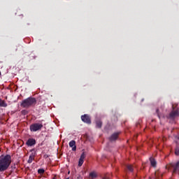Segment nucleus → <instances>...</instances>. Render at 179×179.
<instances>
[{
	"mask_svg": "<svg viewBox=\"0 0 179 179\" xmlns=\"http://www.w3.org/2000/svg\"><path fill=\"white\" fill-rule=\"evenodd\" d=\"M12 163V157L10 155H6L4 157H0V173L6 171L10 166Z\"/></svg>",
	"mask_w": 179,
	"mask_h": 179,
	"instance_id": "nucleus-1",
	"label": "nucleus"
},
{
	"mask_svg": "<svg viewBox=\"0 0 179 179\" xmlns=\"http://www.w3.org/2000/svg\"><path fill=\"white\" fill-rule=\"evenodd\" d=\"M81 120L83 122H85L86 124H90V117L89 116V115H82Z\"/></svg>",
	"mask_w": 179,
	"mask_h": 179,
	"instance_id": "nucleus-4",
	"label": "nucleus"
},
{
	"mask_svg": "<svg viewBox=\"0 0 179 179\" xmlns=\"http://www.w3.org/2000/svg\"><path fill=\"white\" fill-rule=\"evenodd\" d=\"M179 111L178 110H173L170 113V118H176V117H178Z\"/></svg>",
	"mask_w": 179,
	"mask_h": 179,
	"instance_id": "nucleus-9",
	"label": "nucleus"
},
{
	"mask_svg": "<svg viewBox=\"0 0 179 179\" xmlns=\"http://www.w3.org/2000/svg\"><path fill=\"white\" fill-rule=\"evenodd\" d=\"M85 157H86V154L85 152H83L80 155V157L78 161V166L81 167V166L84 163Z\"/></svg>",
	"mask_w": 179,
	"mask_h": 179,
	"instance_id": "nucleus-5",
	"label": "nucleus"
},
{
	"mask_svg": "<svg viewBox=\"0 0 179 179\" xmlns=\"http://www.w3.org/2000/svg\"><path fill=\"white\" fill-rule=\"evenodd\" d=\"M26 113V110H22V113L24 114Z\"/></svg>",
	"mask_w": 179,
	"mask_h": 179,
	"instance_id": "nucleus-22",
	"label": "nucleus"
},
{
	"mask_svg": "<svg viewBox=\"0 0 179 179\" xmlns=\"http://www.w3.org/2000/svg\"><path fill=\"white\" fill-rule=\"evenodd\" d=\"M0 107H8V103L0 99Z\"/></svg>",
	"mask_w": 179,
	"mask_h": 179,
	"instance_id": "nucleus-13",
	"label": "nucleus"
},
{
	"mask_svg": "<svg viewBox=\"0 0 179 179\" xmlns=\"http://www.w3.org/2000/svg\"><path fill=\"white\" fill-rule=\"evenodd\" d=\"M157 113H159V110H157Z\"/></svg>",
	"mask_w": 179,
	"mask_h": 179,
	"instance_id": "nucleus-25",
	"label": "nucleus"
},
{
	"mask_svg": "<svg viewBox=\"0 0 179 179\" xmlns=\"http://www.w3.org/2000/svg\"><path fill=\"white\" fill-rule=\"evenodd\" d=\"M44 173H45V171L44 170V169H39L38 170V174H44Z\"/></svg>",
	"mask_w": 179,
	"mask_h": 179,
	"instance_id": "nucleus-15",
	"label": "nucleus"
},
{
	"mask_svg": "<svg viewBox=\"0 0 179 179\" xmlns=\"http://www.w3.org/2000/svg\"><path fill=\"white\" fill-rule=\"evenodd\" d=\"M150 160L151 166H152V167H156V160H155V159L153 158H150Z\"/></svg>",
	"mask_w": 179,
	"mask_h": 179,
	"instance_id": "nucleus-14",
	"label": "nucleus"
},
{
	"mask_svg": "<svg viewBox=\"0 0 179 179\" xmlns=\"http://www.w3.org/2000/svg\"><path fill=\"white\" fill-rule=\"evenodd\" d=\"M43 124L39 123H34L30 125L29 129L31 132H37V131L41 130Z\"/></svg>",
	"mask_w": 179,
	"mask_h": 179,
	"instance_id": "nucleus-3",
	"label": "nucleus"
},
{
	"mask_svg": "<svg viewBox=\"0 0 179 179\" xmlns=\"http://www.w3.org/2000/svg\"><path fill=\"white\" fill-rule=\"evenodd\" d=\"M70 148H72V150L75 152L76 150V141L72 140L69 143Z\"/></svg>",
	"mask_w": 179,
	"mask_h": 179,
	"instance_id": "nucleus-7",
	"label": "nucleus"
},
{
	"mask_svg": "<svg viewBox=\"0 0 179 179\" xmlns=\"http://www.w3.org/2000/svg\"><path fill=\"white\" fill-rule=\"evenodd\" d=\"M103 179H110V178H108V177L106 176Z\"/></svg>",
	"mask_w": 179,
	"mask_h": 179,
	"instance_id": "nucleus-20",
	"label": "nucleus"
},
{
	"mask_svg": "<svg viewBox=\"0 0 179 179\" xmlns=\"http://www.w3.org/2000/svg\"><path fill=\"white\" fill-rule=\"evenodd\" d=\"M118 133H115L113 134H112V136L110 137V141H116V139L118 138Z\"/></svg>",
	"mask_w": 179,
	"mask_h": 179,
	"instance_id": "nucleus-11",
	"label": "nucleus"
},
{
	"mask_svg": "<svg viewBox=\"0 0 179 179\" xmlns=\"http://www.w3.org/2000/svg\"><path fill=\"white\" fill-rule=\"evenodd\" d=\"M36 155H37L36 152H32L29 157V159L27 161V163L29 164L33 163V160H34V158L36 157Z\"/></svg>",
	"mask_w": 179,
	"mask_h": 179,
	"instance_id": "nucleus-8",
	"label": "nucleus"
},
{
	"mask_svg": "<svg viewBox=\"0 0 179 179\" xmlns=\"http://www.w3.org/2000/svg\"><path fill=\"white\" fill-rule=\"evenodd\" d=\"M70 173H71V172H70V171H69V172H68V174H70Z\"/></svg>",
	"mask_w": 179,
	"mask_h": 179,
	"instance_id": "nucleus-24",
	"label": "nucleus"
},
{
	"mask_svg": "<svg viewBox=\"0 0 179 179\" xmlns=\"http://www.w3.org/2000/svg\"><path fill=\"white\" fill-rule=\"evenodd\" d=\"M175 153H176V155L177 156H178V155H179V148H176V149Z\"/></svg>",
	"mask_w": 179,
	"mask_h": 179,
	"instance_id": "nucleus-18",
	"label": "nucleus"
},
{
	"mask_svg": "<svg viewBox=\"0 0 179 179\" xmlns=\"http://www.w3.org/2000/svg\"><path fill=\"white\" fill-rule=\"evenodd\" d=\"M101 125H102V123L101 122H99L96 123L97 128H100L101 127Z\"/></svg>",
	"mask_w": 179,
	"mask_h": 179,
	"instance_id": "nucleus-17",
	"label": "nucleus"
},
{
	"mask_svg": "<svg viewBox=\"0 0 179 179\" xmlns=\"http://www.w3.org/2000/svg\"><path fill=\"white\" fill-rule=\"evenodd\" d=\"M27 146H34L36 145V139L29 138L26 142Z\"/></svg>",
	"mask_w": 179,
	"mask_h": 179,
	"instance_id": "nucleus-6",
	"label": "nucleus"
},
{
	"mask_svg": "<svg viewBox=\"0 0 179 179\" xmlns=\"http://www.w3.org/2000/svg\"><path fill=\"white\" fill-rule=\"evenodd\" d=\"M88 177H90V172H88Z\"/></svg>",
	"mask_w": 179,
	"mask_h": 179,
	"instance_id": "nucleus-21",
	"label": "nucleus"
},
{
	"mask_svg": "<svg viewBox=\"0 0 179 179\" xmlns=\"http://www.w3.org/2000/svg\"><path fill=\"white\" fill-rule=\"evenodd\" d=\"M97 178V173L95 171H92L90 173V179H96Z\"/></svg>",
	"mask_w": 179,
	"mask_h": 179,
	"instance_id": "nucleus-12",
	"label": "nucleus"
},
{
	"mask_svg": "<svg viewBox=\"0 0 179 179\" xmlns=\"http://www.w3.org/2000/svg\"><path fill=\"white\" fill-rule=\"evenodd\" d=\"M177 106H178V103H175L172 105V107L174 109V106L177 107Z\"/></svg>",
	"mask_w": 179,
	"mask_h": 179,
	"instance_id": "nucleus-19",
	"label": "nucleus"
},
{
	"mask_svg": "<svg viewBox=\"0 0 179 179\" xmlns=\"http://www.w3.org/2000/svg\"><path fill=\"white\" fill-rule=\"evenodd\" d=\"M35 104H37L36 98L28 97L21 102L20 106L22 107V108H30V107L34 106Z\"/></svg>",
	"mask_w": 179,
	"mask_h": 179,
	"instance_id": "nucleus-2",
	"label": "nucleus"
},
{
	"mask_svg": "<svg viewBox=\"0 0 179 179\" xmlns=\"http://www.w3.org/2000/svg\"><path fill=\"white\" fill-rule=\"evenodd\" d=\"M0 76H1V71H0Z\"/></svg>",
	"mask_w": 179,
	"mask_h": 179,
	"instance_id": "nucleus-26",
	"label": "nucleus"
},
{
	"mask_svg": "<svg viewBox=\"0 0 179 179\" xmlns=\"http://www.w3.org/2000/svg\"><path fill=\"white\" fill-rule=\"evenodd\" d=\"M172 167H173V173H177L179 171V161Z\"/></svg>",
	"mask_w": 179,
	"mask_h": 179,
	"instance_id": "nucleus-10",
	"label": "nucleus"
},
{
	"mask_svg": "<svg viewBox=\"0 0 179 179\" xmlns=\"http://www.w3.org/2000/svg\"><path fill=\"white\" fill-rule=\"evenodd\" d=\"M127 169L129 171H134V168L132 167V165H127Z\"/></svg>",
	"mask_w": 179,
	"mask_h": 179,
	"instance_id": "nucleus-16",
	"label": "nucleus"
},
{
	"mask_svg": "<svg viewBox=\"0 0 179 179\" xmlns=\"http://www.w3.org/2000/svg\"><path fill=\"white\" fill-rule=\"evenodd\" d=\"M30 152H34V149L31 150Z\"/></svg>",
	"mask_w": 179,
	"mask_h": 179,
	"instance_id": "nucleus-23",
	"label": "nucleus"
}]
</instances>
